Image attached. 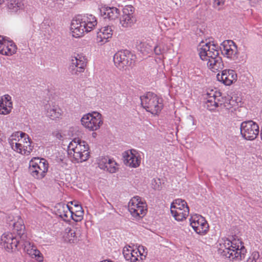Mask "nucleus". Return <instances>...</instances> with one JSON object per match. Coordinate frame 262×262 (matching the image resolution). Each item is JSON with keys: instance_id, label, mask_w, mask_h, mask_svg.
<instances>
[{"instance_id": "obj_1", "label": "nucleus", "mask_w": 262, "mask_h": 262, "mask_svg": "<svg viewBox=\"0 0 262 262\" xmlns=\"http://www.w3.org/2000/svg\"><path fill=\"white\" fill-rule=\"evenodd\" d=\"M216 45L210 42L202 41L198 47L200 58L208 60L207 66L213 71H219L223 68L222 58Z\"/></svg>"}, {"instance_id": "obj_2", "label": "nucleus", "mask_w": 262, "mask_h": 262, "mask_svg": "<svg viewBox=\"0 0 262 262\" xmlns=\"http://www.w3.org/2000/svg\"><path fill=\"white\" fill-rule=\"evenodd\" d=\"M140 99L143 107L152 114H158L163 108L162 99L152 92H148L145 95L141 96Z\"/></svg>"}, {"instance_id": "obj_3", "label": "nucleus", "mask_w": 262, "mask_h": 262, "mask_svg": "<svg viewBox=\"0 0 262 262\" xmlns=\"http://www.w3.org/2000/svg\"><path fill=\"white\" fill-rule=\"evenodd\" d=\"M48 168L49 164L45 159L34 157L29 162L28 171L33 178L40 180L45 177Z\"/></svg>"}, {"instance_id": "obj_4", "label": "nucleus", "mask_w": 262, "mask_h": 262, "mask_svg": "<svg viewBox=\"0 0 262 262\" xmlns=\"http://www.w3.org/2000/svg\"><path fill=\"white\" fill-rule=\"evenodd\" d=\"M136 56L128 50L120 51L114 56L115 66L120 70L132 66L135 62Z\"/></svg>"}, {"instance_id": "obj_5", "label": "nucleus", "mask_w": 262, "mask_h": 262, "mask_svg": "<svg viewBox=\"0 0 262 262\" xmlns=\"http://www.w3.org/2000/svg\"><path fill=\"white\" fill-rule=\"evenodd\" d=\"M101 115L97 112L84 115L81 119L82 125L91 131L97 130L103 124Z\"/></svg>"}, {"instance_id": "obj_6", "label": "nucleus", "mask_w": 262, "mask_h": 262, "mask_svg": "<svg viewBox=\"0 0 262 262\" xmlns=\"http://www.w3.org/2000/svg\"><path fill=\"white\" fill-rule=\"evenodd\" d=\"M128 210L132 215L136 218L143 217L147 212V205L139 196L133 197L129 202Z\"/></svg>"}, {"instance_id": "obj_7", "label": "nucleus", "mask_w": 262, "mask_h": 262, "mask_svg": "<svg viewBox=\"0 0 262 262\" xmlns=\"http://www.w3.org/2000/svg\"><path fill=\"white\" fill-rule=\"evenodd\" d=\"M219 252L224 257L229 258L232 260H242L245 258L246 250L244 246L239 248V246L235 249H227L223 242L220 244Z\"/></svg>"}, {"instance_id": "obj_8", "label": "nucleus", "mask_w": 262, "mask_h": 262, "mask_svg": "<svg viewBox=\"0 0 262 262\" xmlns=\"http://www.w3.org/2000/svg\"><path fill=\"white\" fill-rule=\"evenodd\" d=\"M240 129L242 137L247 140H254L259 132L258 124L252 120L243 122Z\"/></svg>"}, {"instance_id": "obj_9", "label": "nucleus", "mask_w": 262, "mask_h": 262, "mask_svg": "<svg viewBox=\"0 0 262 262\" xmlns=\"http://www.w3.org/2000/svg\"><path fill=\"white\" fill-rule=\"evenodd\" d=\"M86 63V57L82 54H77L72 57L69 70L72 75H78L84 71Z\"/></svg>"}, {"instance_id": "obj_10", "label": "nucleus", "mask_w": 262, "mask_h": 262, "mask_svg": "<svg viewBox=\"0 0 262 262\" xmlns=\"http://www.w3.org/2000/svg\"><path fill=\"white\" fill-rule=\"evenodd\" d=\"M79 139L75 138L69 144L68 147V154L73 156L74 160L77 162H82L88 160L86 153H82L80 150V144H79Z\"/></svg>"}, {"instance_id": "obj_11", "label": "nucleus", "mask_w": 262, "mask_h": 262, "mask_svg": "<svg viewBox=\"0 0 262 262\" xmlns=\"http://www.w3.org/2000/svg\"><path fill=\"white\" fill-rule=\"evenodd\" d=\"M190 224L195 232L205 234L208 231L209 225L205 218L200 215L195 214L189 219Z\"/></svg>"}, {"instance_id": "obj_12", "label": "nucleus", "mask_w": 262, "mask_h": 262, "mask_svg": "<svg viewBox=\"0 0 262 262\" xmlns=\"http://www.w3.org/2000/svg\"><path fill=\"white\" fill-rule=\"evenodd\" d=\"M1 244L8 251H11L18 249L23 241L18 239L12 233H5L1 237Z\"/></svg>"}, {"instance_id": "obj_13", "label": "nucleus", "mask_w": 262, "mask_h": 262, "mask_svg": "<svg viewBox=\"0 0 262 262\" xmlns=\"http://www.w3.org/2000/svg\"><path fill=\"white\" fill-rule=\"evenodd\" d=\"M134 8L131 5L125 6L122 10V15L120 18V23L124 28L130 27L135 23L134 16Z\"/></svg>"}, {"instance_id": "obj_14", "label": "nucleus", "mask_w": 262, "mask_h": 262, "mask_svg": "<svg viewBox=\"0 0 262 262\" xmlns=\"http://www.w3.org/2000/svg\"><path fill=\"white\" fill-rule=\"evenodd\" d=\"M222 53L229 58L233 60L237 58V48L235 43L231 40L224 41L220 46Z\"/></svg>"}, {"instance_id": "obj_15", "label": "nucleus", "mask_w": 262, "mask_h": 262, "mask_svg": "<svg viewBox=\"0 0 262 262\" xmlns=\"http://www.w3.org/2000/svg\"><path fill=\"white\" fill-rule=\"evenodd\" d=\"M17 47L12 40H9L0 35V54L11 56L16 52Z\"/></svg>"}, {"instance_id": "obj_16", "label": "nucleus", "mask_w": 262, "mask_h": 262, "mask_svg": "<svg viewBox=\"0 0 262 262\" xmlns=\"http://www.w3.org/2000/svg\"><path fill=\"white\" fill-rule=\"evenodd\" d=\"M100 15L104 19L114 20L117 19L120 15V10L114 7L103 6L99 9Z\"/></svg>"}, {"instance_id": "obj_17", "label": "nucleus", "mask_w": 262, "mask_h": 262, "mask_svg": "<svg viewBox=\"0 0 262 262\" xmlns=\"http://www.w3.org/2000/svg\"><path fill=\"white\" fill-rule=\"evenodd\" d=\"M113 26H107L101 28L97 32L96 42L100 46L103 45L108 41L113 35Z\"/></svg>"}, {"instance_id": "obj_18", "label": "nucleus", "mask_w": 262, "mask_h": 262, "mask_svg": "<svg viewBox=\"0 0 262 262\" xmlns=\"http://www.w3.org/2000/svg\"><path fill=\"white\" fill-rule=\"evenodd\" d=\"M236 77L235 71L230 69L223 70L221 75L218 74L216 76L217 80L226 85H230L236 80Z\"/></svg>"}, {"instance_id": "obj_19", "label": "nucleus", "mask_w": 262, "mask_h": 262, "mask_svg": "<svg viewBox=\"0 0 262 262\" xmlns=\"http://www.w3.org/2000/svg\"><path fill=\"white\" fill-rule=\"evenodd\" d=\"M13 108L11 97L6 94L0 97V114L6 115L9 114Z\"/></svg>"}, {"instance_id": "obj_20", "label": "nucleus", "mask_w": 262, "mask_h": 262, "mask_svg": "<svg viewBox=\"0 0 262 262\" xmlns=\"http://www.w3.org/2000/svg\"><path fill=\"white\" fill-rule=\"evenodd\" d=\"M125 164L131 167H138L141 162L140 158L133 153L132 150L125 151L123 153Z\"/></svg>"}, {"instance_id": "obj_21", "label": "nucleus", "mask_w": 262, "mask_h": 262, "mask_svg": "<svg viewBox=\"0 0 262 262\" xmlns=\"http://www.w3.org/2000/svg\"><path fill=\"white\" fill-rule=\"evenodd\" d=\"M81 23L82 21H80V18L72 20L71 25V31L74 37H80L83 35L85 32V28Z\"/></svg>"}, {"instance_id": "obj_22", "label": "nucleus", "mask_w": 262, "mask_h": 262, "mask_svg": "<svg viewBox=\"0 0 262 262\" xmlns=\"http://www.w3.org/2000/svg\"><path fill=\"white\" fill-rule=\"evenodd\" d=\"M27 139L29 141V144H28V142L26 141V144L27 145L23 146L20 143H15V144H14L13 142H10L12 148L14 151H16L22 155H29L33 150V147L30 145V139L28 137Z\"/></svg>"}, {"instance_id": "obj_23", "label": "nucleus", "mask_w": 262, "mask_h": 262, "mask_svg": "<svg viewBox=\"0 0 262 262\" xmlns=\"http://www.w3.org/2000/svg\"><path fill=\"white\" fill-rule=\"evenodd\" d=\"M80 21H82V24L84 26L86 32H90L97 24L96 17L91 14L82 16Z\"/></svg>"}, {"instance_id": "obj_24", "label": "nucleus", "mask_w": 262, "mask_h": 262, "mask_svg": "<svg viewBox=\"0 0 262 262\" xmlns=\"http://www.w3.org/2000/svg\"><path fill=\"white\" fill-rule=\"evenodd\" d=\"M57 208L56 214L61 217L63 220L68 221L69 220L70 215L72 214V211L68 205L58 204L56 206Z\"/></svg>"}, {"instance_id": "obj_25", "label": "nucleus", "mask_w": 262, "mask_h": 262, "mask_svg": "<svg viewBox=\"0 0 262 262\" xmlns=\"http://www.w3.org/2000/svg\"><path fill=\"white\" fill-rule=\"evenodd\" d=\"M45 108L47 112L46 115L52 120L59 118L61 116V110L57 106H51L49 103H47L45 105Z\"/></svg>"}, {"instance_id": "obj_26", "label": "nucleus", "mask_w": 262, "mask_h": 262, "mask_svg": "<svg viewBox=\"0 0 262 262\" xmlns=\"http://www.w3.org/2000/svg\"><path fill=\"white\" fill-rule=\"evenodd\" d=\"M17 222L13 223V230L14 231H16L19 238L21 240L24 241L25 238H26L27 236L25 234V226L23 220L20 216H17Z\"/></svg>"}, {"instance_id": "obj_27", "label": "nucleus", "mask_w": 262, "mask_h": 262, "mask_svg": "<svg viewBox=\"0 0 262 262\" xmlns=\"http://www.w3.org/2000/svg\"><path fill=\"white\" fill-rule=\"evenodd\" d=\"M3 4L7 5L8 10L12 12H16L24 7V3L20 0H6Z\"/></svg>"}, {"instance_id": "obj_28", "label": "nucleus", "mask_w": 262, "mask_h": 262, "mask_svg": "<svg viewBox=\"0 0 262 262\" xmlns=\"http://www.w3.org/2000/svg\"><path fill=\"white\" fill-rule=\"evenodd\" d=\"M209 97L206 101V107L209 110H213L216 107H219L222 104L220 103V99L217 98L216 95L212 93L208 94Z\"/></svg>"}, {"instance_id": "obj_29", "label": "nucleus", "mask_w": 262, "mask_h": 262, "mask_svg": "<svg viewBox=\"0 0 262 262\" xmlns=\"http://www.w3.org/2000/svg\"><path fill=\"white\" fill-rule=\"evenodd\" d=\"M189 213V207H185L182 209L172 210L171 214L175 220L178 221H182L186 219Z\"/></svg>"}, {"instance_id": "obj_30", "label": "nucleus", "mask_w": 262, "mask_h": 262, "mask_svg": "<svg viewBox=\"0 0 262 262\" xmlns=\"http://www.w3.org/2000/svg\"><path fill=\"white\" fill-rule=\"evenodd\" d=\"M80 233L75 229H70L65 236V240L70 243H75L78 241Z\"/></svg>"}, {"instance_id": "obj_31", "label": "nucleus", "mask_w": 262, "mask_h": 262, "mask_svg": "<svg viewBox=\"0 0 262 262\" xmlns=\"http://www.w3.org/2000/svg\"><path fill=\"white\" fill-rule=\"evenodd\" d=\"M137 49L143 54L149 53L152 50V48L146 42L137 40L136 43Z\"/></svg>"}, {"instance_id": "obj_32", "label": "nucleus", "mask_w": 262, "mask_h": 262, "mask_svg": "<svg viewBox=\"0 0 262 262\" xmlns=\"http://www.w3.org/2000/svg\"><path fill=\"white\" fill-rule=\"evenodd\" d=\"M185 207H188L186 202L180 199L175 200L171 204L170 211L172 212V210L182 209Z\"/></svg>"}, {"instance_id": "obj_33", "label": "nucleus", "mask_w": 262, "mask_h": 262, "mask_svg": "<svg viewBox=\"0 0 262 262\" xmlns=\"http://www.w3.org/2000/svg\"><path fill=\"white\" fill-rule=\"evenodd\" d=\"M20 246L23 247L24 251L30 256L32 255L34 249L36 248L33 243L27 240V237L25 238L24 241H23V243H21Z\"/></svg>"}, {"instance_id": "obj_34", "label": "nucleus", "mask_w": 262, "mask_h": 262, "mask_svg": "<svg viewBox=\"0 0 262 262\" xmlns=\"http://www.w3.org/2000/svg\"><path fill=\"white\" fill-rule=\"evenodd\" d=\"M116 165V163L115 161L111 159L108 160V162L105 166V169H103L112 173H115L117 169Z\"/></svg>"}, {"instance_id": "obj_35", "label": "nucleus", "mask_w": 262, "mask_h": 262, "mask_svg": "<svg viewBox=\"0 0 262 262\" xmlns=\"http://www.w3.org/2000/svg\"><path fill=\"white\" fill-rule=\"evenodd\" d=\"M78 142H79V144H80V150L82 151V153H86V155H88V159L90 156V152H89V147L88 144L86 143L85 141L81 140L79 139Z\"/></svg>"}, {"instance_id": "obj_36", "label": "nucleus", "mask_w": 262, "mask_h": 262, "mask_svg": "<svg viewBox=\"0 0 262 262\" xmlns=\"http://www.w3.org/2000/svg\"><path fill=\"white\" fill-rule=\"evenodd\" d=\"M72 215H70L69 219L72 218L75 222L80 221L83 218V212L80 210L76 211V213L72 211Z\"/></svg>"}, {"instance_id": "obj_37", "label": "nucleus", "mask_w": 262, "mask_h": 262, "mask_svg": "<svg viewBox=\"0 0 262 262\" xmlns=\"http://www.w3.org/2000/svg\"><path fill=\"white\" fill-rule=\"evenodd\" d=\"M154 50L156 55L162 54L166 50L162 43H160L159 45L155 46L154 48Z\"/></svg>"}, {"instance_id": "obj_38", "label": "nucleus", "mask_w": 262, "mask_h": 262, "mask_svg": "<svg viewBox=\"0 0 262 262\" xmlns=\"http://www.w3.org/2000/svg\"><path fill=\"white\" fill-rule=\"evenodd\" d=\"M31 256L35 258L39 262H41L43 261V256L37 248L34 249V250L32 253V255H31Z\"/></svg>"}, {"instance_id": "obj_39", "label": "nucleus", "mask_w": 262, "mask_h": 262, "mask_svg": "<svg viewBox=\"0 0 262 262\" xmlns=\"http://www.w3.org/2000/svg\"><path fill=\"white\" fill-rule=\"evenodd\" d=\"M223 242L225 246L227 248V249H235L237 248L236 244H234L233 242H231L228 239H226L223 241Z\"/></svg>"}, {"instance_id": "obj_40", "label": "nucleus", "mask_w": 262, "mask_h": 262, "mask_svg": "<svg viewBox=\"0 0 262 262\" xmlns=\"http://www.w3.org/2000/svg\"><path fill=\"white\" fill-rule=\"evenodd\" d=\"M132 248L129 246L128 247H125L123 249V254L124 258L126 260H128V259H130V256H129L132 252H133Z\"/></svg>"}, {"instance_id": "obj_41", "label": "nucleus", "mask_w": 262, "mask_h": 262, "mask_svg": "<svg viewBox=\"0 0 262 262\" xmlns=\"http://www.w3.org/2000/svg\"><path fill=\"white\" fill-rule=\"evenodd\" d=\"M151 186L155 190H160L161 188V180L159 179H154L151 181Z\"/></svg>"}, {"instance_id": "obj_42", "label": "nucleus", "mask_w": 262, "mask_h": 262, "mask_svg": "<svg viewBox=\"0 0 262 262\" xmlns=\"http://www.w3.org/2000/svg\"><path fill=\"white\" fill-rule=\"evenodd\" d=\"M130 256V259H128V261L130 262H137L139 261L140 260L138 259V252L136 250H133V252L129 255Z\"/></svg>"}, {"instance_id": "obj_43", "label": "nucleus", "mask_w": 262, "mask_h": 262, "mask_svg": "<svg viewBox=\"0 0 262 262\" xmlns=\"http://www.w3.org/2000/svg\"><path fill=\"white\" fill-rule=\"evenodd\" d=\"M111 160V159H108V158L107 157H103V158H102L99 163H98V164H99V167L101 168V169H105V166L106 165V164H107V162H108V160Z\"/></svg>"}, {"instance_id": "obj_44", "label": "nucleus", "mask_w": 262, "mask_h": 262, "mask_svg": "<svg viewBox=\"0 0 262 262\" xmlns=\"http://www.w3.org/2000/svg\"><path fill=\"white\" fill-rule=\"evenodd\" d=\"M252 262H256V260L257 259L259 256L258 252H256V251L253 252L252 254ZM250 261H251V258L250 257L247 260V262H250Z\"/></svg>"}, {"instance_id": "obj_45", "label": "nucleus", "mask_w": 262, "mask_h": 262, "mask_svg": "<svg viewBox=\"0 0 262 262\" xmlns=\"http://www.w3.org/2000/svg\"><path fill=\"white\" fill-rule=\"evenodd\" d=\"M225 0H214L213 5L214 7L219 6L224 4Z\"/></svg>"}, {"instance_id": "obj_46", "label": "nucleus", "mask_w": 262, "mask_h": 262, "mask_svg": "<svg viewBox=\"0 0 262 262\" xmlns=\"http://www.w3.org/2000/svg\"><path fill=\"white\" fill-rule=\"evenodd\" d=\"M138 253H139L140 255L141 256L143 255V252L144 251V248L143 246H139L137 251Z\"/></svg>"}, {"instance_id": "obj_47", "label": "nucleus", "mask_w": 262, "mask_h": 262, "mask_svg": "<svg viewBox=\"0 0 262 262\" xmlns=\"http://www.w3.org/2000/svg\"><path fill=\"white\" fill-rule=\"evenodd\" d=\"M55 136L56 137V138L59 139V140H61L62 138V136L61 135V134L58 132H55L54 133Z\"/></svg>"}, {"instance_id": "obj_48", "label": "nucleus", "mask_w": 262, "mask_h": 262, "mask_svg": "<svg viewBox=\"0 0 262 262\" xmlns=\"http://www.w3.org/2000/svg\"><path fill=\"white\" fill-rule=\"evenodd\" d=\"M19 134L20 135V137H21V138H24V137H25V136L26 135V134H25V133H22V132H16V133H15V135H14V136H17V137H18V135H19Z\"/></svg>"}, {"instance_id": "obj_49", "label": "nucleus", "mask_w": 262, "mask_h": 262, "mask_svg": "<svg viewBox=\"0 0 262 262\" xmlns=\"http://www.w3.org/2000/svg\"><path fill=\"white\" fill-rule=\"evenodd\" d=\"M6 0H0V5L3 4V3H5Z\"/></svg>"}, {"instance_id": "obj_50", "label": "nucleus", "mask_w": 262, "mask_h": 262, "mask_svg": "<svg viewBox=\"0 0 262 262\" xmlns=\"http://www.w3.org/2000/svg\"><path fill=\"white\" fill-rule=\"evenodd\" d=\"M101 262H113V261H111V260H107V259H106V260H103V261H101Z\"/></svg>"}, {"instance_id": "obj_51", "label": "nucleus", "mask_w": 262, "mask_h": 262, "mask_svg": "<svg viewBox=\"0 0 262 262\" xmlns=\"http://www.w3.org/2000/svg\"><path fill=\"white\" fill-rule=\"evenodd\" d=\"M75 206L78 208H79L80 209H82L81 207L80 206H79L78 205H75Z\"/></svg>"}, {"instance_id": "obj_52", "label": "nucleus", "mask_w": 262, "mask_h": 262, "mask_svg": "<svg viewBox=\"0 0 262 262\" xmlns=\"http://www.w3.org/2000/svg\"><path fill=\"white\" fill-rule=\"evenodd\" d=\"M65 0H55V1H62L64 2Z\"/></svg>"}, {"instance_id": "obj_53", "label": "nucleus", "mask_w": 262, "mask_h": 262, "mask_svg": "<svg viewBox=\"0 0 262 262\" xmlns=\"http://www.w3.org/2000/svg\"><path fill=\"white\" fill-rule=\"evenodd\" d=\"M11 137H12V140H13L14 139L13 138V137H14V135H12Z\"/></svg>"}, {"instance_id": "obj_54", "label": "nucleus", "mask_w": 262, "mask_h": 262, "mask_svg": "<svg viewBox=\"0 0 262 262\" xmlns=\"http://www.w3.org/2000/svg\"><path fill=\"white\" fill-rule=\"evenodd\" d=\"M252 258H251V261L250 262H252Z\"/></svg>"}, {"instance_id": "obj_55", "label": "nucleus", "mask_w": 262, "mask_h": 262, "mask_svg": "<svg viewBox=\"0 0 262 262\" xmlns=\"http://www.w3.org/2000/svg\"><path fill=\"white\" fill-rule=\"evenodd\" d=\"M53 1L55 2V0H52Z\"/></svg>"}]
</instances>
